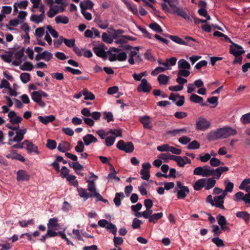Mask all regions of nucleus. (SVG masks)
Masks as SVG:
<instances>
[{"label": "nucleus", "instance_id": "obj_1", "mask_svg": "<svg viewBox=\"0 0 250 250\" xmlns=\"http://www.w3.org/2000/svg\"><path fill=\"white\" fill-rule=\"evenodd\" d=\"M229 169L227 167H218L213 169L208 165L203 167H198L193 170V175L201 176L204 177L214 176L216 179H219L221 174Z\"/></svg>", "mask_w": 250, "mask_h": 250}, {"label": "nucleus", "instance_id": "obj_2", "mask_svg": "<svg viewBox=\"0 0 250 250\" xmlns=\"http://www.w3.org/2000/svg\"><path fill=\"white\" fill-rule=\"evenodd\" d=\"M6 126L12 130L16 131L15 136H14L12 139H9V142L8 143V145H11V142H12L17 143L21 142L23 139L24 135L27 132V129L26 128L20 129V126L19 125L13 126L10 124H7L6 125Z\"/></svg>", "mask_w": 250, "mask_h": 250}, {"label": "nucleus", "instance_id": "obj_3", "mask_svg": "<svg viewBox=\"0 0 250 250\" xmlns=\"http://www.w3.org/2000/svg\"><path fill=\"white\" fill-rule=\"evenodd\" d=\"M207 138L209 141L227 138L225 126L210 131L208 134Z\"/></svg>", "mask_w": 250, "mask_h": 250}, {"label": "nucleus", "instance_id": "obj_4", "mask_svg": "<svg viewBox=\"0 0 250 250\" xmlns=\"http://www.w3.org/2000/svg\"><path fill=\"white\" fill-rule=\"evenodd\" d=\"M178 73L184 77H187L190 74V65L186 60L180 59L178 62Z\"/></svg>", "mask_w": 250, "mask_h": 250}, {"label": "nucleus", "instance_id": "obj_5", "mask_svg": "<svg viewBox=\"0 0 250 250\" xmlns=\"http://www.w3.org/2000/svg\"><path fill=\"white\" fill-rule=\"evenodd\" d=\"M177 187L175 188V190L177 192V197L179 199L185 198L189 193V190L188 187L183 186L180 181L176 183Z\"/></svg>", "mask_w": 250, "mask_h": 250}, {"label": "nucleus", "instance_id": "obj_6", "mask_svg": "<svg viewBox=\"0 0 250 250\" xmlns=\"http://www.w3.org/2000/svg\"><path fill=\"white\" fill-rule=\"evenodd\" d=\"M116 147L119 149L124 151L126 153H131L133 151L134 147L132 142H127L125 143L123 140H121L118 141Z\"/></svg>", "mask_w": 250, "mask_h": 250}, {"label": "nucleus", "instance_id": "obj_7", "mask_svg": "<svg viewBox=\"0 0 250 250\" xmlns=\"http://www.w3.org/2000/svg\"><path fill=\"white\" fill-rule=\"evenodd\" d=\"M210 125V123L206 119L199 117L196 122V129L198 130L205 131Z\"/></svg>", "mask_w": 250, "mask_h": 250}, {"label": "nucleus", "instance_id": "obj_8", "mask_svg": "<svg viewBox=\"0 0 250 250\" xmlns=\"http://www.w3.org/2000/svg\"><path fill=\"white\" fill-rule=\"evenodd\" d=\"M88 183L87 189L90 192L89 194L90 197H94L96 199H100L102 198L101 194L97 192L96 188V184L93 182V180H86Z\"/></svg>", "mask_w": 250, "mask_h": 250}, {"label": "nucleus", "instance_id": "obj_9", "mask_svg": "<svg viewBox=\"0 0 250 250\" xmlns=\"http://www.w3.org/2000/svg\"><path fill=\"white\" fill-rule=\"evenodd\" d=\"M41 90L33 91L31 94L32 100L36 103L39 106L44 107L45 106V103L42 100Z\"/></svg>", "mask_w": 250, "mask_h": 250}, {"label": "nucleus", "instance_id": "obj_10", "mask_svg": "<svg viewBox=\"0 0 250 250\" xmlns=\"http://www.w3.org/2000/svg\"><path fill=\"white\" fill-rule=\"evenodd\" d=\"M151 88L152 87L147 80L143 79L140 84L137 87V91L139 92L147 93L151 90Z\"/></svg>", "mask_w": 250, "mask_h": 250}, {"label": "nucleus", "instance_id": "obj_11", "mask_svg": "<svg viewBox=\"0 0 250 250\" xmlns=\"http://www.w3.org/2000/svg\"><path fill=\"white\" fill-rule=\"evenodd\" d=\"M169 99L175 103V104L178 106H181L184 104V96H180L177 93H171L169 96Z\"/></svg>", "mask_w": 250, "mask_h": 250}, {"label": "nucleus", "instance_id": "obj_12", "mask_svg": "<svg viewBox=\"0 0 250 250\" xmlns=\"http://www.w3.org/2000/svg\"><path fill=\"white\" fill-rule=\"evenodd\" d=\"M226 196L224 194H221L219 195L214 197V201L212 206H214L216 208L225 209L224 206V199Z\"/></svg>", "mask_w": 250, "mask_h": 250}, {"label": "nucleus", "instance_id": "obj_13", "mask_svg": "<svg viewBox=\"0 0 250 250\" xmlns=\"http://www.w3.org/2000/svg\"><path fill=\"white\" fill-rule=\"evenodd\" d=\"M243 47L236 43H233L230 45L229 52L233 56H240L245 53Z\"/></svg>", "mask_w": 250, "mask_h": 250}, {"label": "nucleus", "instance_id": "obj_14", "mask_svg": "<svg viewBox=\"0 0 250 250\" xmlns=\"http://www.w3.org/2000/svg\"><path fill=\"white\" fill-rule=\"evenodd\" d=\"M8 117L9 119V122L12 125H18L22 120V118L18 116L14 111H10L8 114Z\"/></svg>", "mask_w": 250, "mask_h": 250}, {"label": "nucleus", "instance_id": "obj_15", "mask_svg": "<svg viewBox=\"0 0 250 250\" xmlns=\"http://www.w3.org/2000/svg\"><path fill=\"white\" fill-rule=\"evenodd\" d=\"M170 3L172 5L171 7H174L173 10V13L176 14L178 16H181L184 19L189 21L190 18L189 16L186 13V12L182 8L176 7L175 5L171 3V1L169 0Z\"/></svg>", "mask_w": 250, "mask_h": 250}, {"label": "nucleus", "instance_id": "obj_16", "mask_svg": "<svg viewBox=\"0 0 250 250\" xmlns=\"http://www.w3.org/2000/svg\"><path fill=\"white\" fill-rule=\"evenodd\" d=\"M216 219L223 230H226L228 232L230 231V229L227 226V221L224 216L219 214L216 216Z\"/></svg>", "mask_w": 250, "mask_h": 250}, {"label": "nucleus", "instance_id": "obj_17", "mask_svg": "<svg viewBox=\"0 0 250 250\" xmlns=\"http://www.w3.org/2000/svg\"><path fill=\"white\" fill-rule=\"evenodd\" d=\"M234 200L236 202L243 201L246 204H250V199H249V196H247L246 194L244 195L243 192L241 191L237 192L235 194Z\"/></svg>", "mask_w": 250, "mask_h": 250}, {"label": "nucleus", "instance_id": "obj_18", "mask_svg": "<svg viewBox=\"0 0 250 250\" xmlns=\"http://www.w3.org/2000/svg\"><path fill=\"white\" fill-rule=\"evenodd\" d=\"M30 175L27 174L25 170L20 169L17 173V180L19 182L28 181Z\"/></svg>", "mask_w": 250, "mask_h": 250}, {"label": "nucleus", "instance_id": "obj_19", "mask_svg": "<svg viewBox=\"0 0 250 250\" xmlns=\"http://www.w3.org/2000/svg\"><path fill=\"white\" fill-rule=\"evenodd\" d=\"M139 50V47H135L132 50H130L128 55V62L130 64H134L135 63L134 58H136L138 54Z\"/></svg>", "mask_w": 250, "mask_h": 250}, {"label": "nucleus", "instance_id": "obj_20", "mask_svg": "<svg viewBox=\"0 0 250 250\" xmlns=\"http://www.w3.org/2000/svg\"><path fill=\"white\" fill-rule=\"evenodd\" d=\"M84 144L85 146H89L91 143H95L98 141L97 139L91 134H87L83 137Z\"/></svg>", "mask_w": 250, "mask_h": 250}, {"label": "nucleus", "instance_id": "obj_21", "mask_svg": "<svg viewBox=\"0 0 250 250\" xmlns=\"http://www.w3.org/2000/svg\"><path fill=\"white\" fill-rule=\"evenodd\" d=\"M189 99L191 102L199 104L202 106L207 105L206 103H204L203 98L195 94H191Z\"/></svg>", "mask_w": 250, "mask_h": 250}, {"label": "nucleus", "instance_id": "obj_22", "mask_svg": "<svg viewBox=\"0 0 250 250\" xmlns=\"http://www.w3.org/2000/svg\"><path fill=\"white\" fill-rule=\"evenodd\" d=\"M224 185L225 188L223 190V193L225 196L227 195L228 192H232L234 188V184L233 183L229 181L228 179H226L224 180Z\"/></svg>", "mask_w": 250, "mask_h": 250}, {"label": "nucleus", "instance_id": "obj_23", "mask_svg": "<svg viewBox=\"0 0 250 250\" xmlns=\"http://www.w3.org/2000/svg\"><path fill=\"white\" fill-rule=\"evenodd\" d=\"M26 144V149L29 153H32L34 152L37 155L40 154L38 146L34 145L32 142L27 140Z\"/></svg>", "mask_w": 250, "mask_h": 250}, {"label": "nucleus", "instance_id": "obj_24", "mask_svg": "<svg viewBox=\"0 0 250 250\" xmlns=\"http://www.w3.org/2000/svg\"><path fill=\"white\" fill-rule=\"evenodd\" d=\"M216 178L213 177L209 178H205V189L206 190H209L213 188L216 184Z\"/></svg>", "mask_w": 250, "mask_h": 250}, {"label": "nucleus", "instance_id": "obj_25", "mask_svg": "<svg viewBox=\"0 0 250 250\" xmlns=\"http://www.w3.org/2000/svg\"><path fill=\"white\" fill-rule=\"evenodd\" d=\"M58 222L59 220L57 217H54L49 219L47 224V229H52L54 230H57L59 227Z\"/></svg>", "mask_w": 250, "mask_h": 250}, {"label": "nucleus", "instance_id": "obj_26", "mask_svg": "<svg viewBox=\"0 0 250 250\" xmlns=\"http://www.w3.org/2000/svg\"><path fill=\"white\" fill-rule=\"evenodd\" d=\"M6 157L8 159H15L22 162L25 161V158L21 154H18L13 150L6 155Z\"/></svg>", "mask_w": 250, "mask_h": 250}, {"label": "nucleus", "instance_id": "obj_27", "mask_svg": "<svg viewBox=\"0 0 250 250\" xmlns=\"http://www.w3.org/2000/svg\"><path fill=\"white\" fill-rule=\"evenodd\" d=\"M119 49L111 47L108 51L109 54L108 60L110 62H114L117 60V54L119 52Z\"/></svg>", "mask_w": 250, "mask_h": 250}, {"label": "nucleus", "instance_id": "obj_28", "mask_svg": "<svg viewBox=\"0 0 250 250\" xmlns=\"http://www.w3.org/2000/svg\"><path fill=\"white\" fill-rule=\"evenodd\" d=\"M187 132L188 131L187 128L184 127L182 128L169 130L167 132V134L169 135L170 137H174L177 135H180L183 134H186Z\"/></svg>", "mask_w": 250, "mask_h": 250}, {"label": "nucleus", "instance_id": "obj_29", "mask_svg": "<svg viewBox=\"0 0 250 250\" xmlns=\"http://www.w3.org/2000/svg\"><path fill=\"white\" fill-rule=\"evenodd\" d=\"M45 18V15H43V14H40V15L33 14L30 17V20L36 24H39L42 22Z\"/></svg>", "mask_w": 250, "mask_h": 250}, {"label": "nucleus", "instance_id": "obj_30", "mask_svg": "<svg viewBox=\"0 0 250 250\" xmlns=\"http://www.w3.org/2000/svg\"><path fill=\"white\" fill-rule=\"evenodd\" d=\"M38 118L42 123L47 125L48 123L54 121L55 119V117L54 115H50L44 117L39 116Z\"/></svg>", "mask_w": 250, "mask_h": 250}, {"label": "nucleus", "instance_id": "obj_31", "mask_svg": "<svg viewBox=\"0 0 250 250\" xmlns=\"http://www.w3.org/2000/svg\"><path fill=\"white\" fill-rule=\"evenodd\" d=\"M110 172L108 174V176L107 177V179L109 180H114L115 181L117 182H119L120 179V178L116 176V171L114 167L110 165Z\"/></svg>", "mask_w": 250, "mask_h": 250}, {"label": "nucleus", "instance_id": "obj_32", "mask_svg": "<svg viewBox=\"0 0 250 250\" xmlns=\"http://www.w3.org/2000/svg\"><path fill=\"white\" fill-rule=\"evenodd\" d=\"M149 119L150 118L148 116H145L141 117L140 122L143 124L145 128L151 129L152 128V126L150 125Z\"/></svg>", "mask_w": 250, "mask_h": 250}, {"label": "nucleus", "instance_id": "obj_33", "mask_svg": "<svg viewBox=\"0 0 250 250\" xmlns=\"http://www.w3.org/2000/svg\"><path fill=\"white\" fill-rule=\"evenodd\" d=\"M205 178H201L197 180L193 185L194 189L199 191L202 188H205Z\"/></svg>", "mask_w": 250, "mask_h": 250}, {"label": "nucleus", "instance_id": "obj_34", "mask_svg": "<svg viewBox=\"0 0 250 250\" xmlns=\"http://www.w3.org/2000/svg\"><path fill=\"white\" fill-rule=\"evenodd\" d=\"M125 197L123 192H117L115 194L113 202L117 207L120 206L121 204V200Z\"/></svg>", "mask_w": 250, "mask_h": 250}, {"label": "nucleus", "instance_id": "obj_35", "mask_svg": "<svg viewBox=\"0 0 250 250\" xmlns=\"http://www.w3.org/2000/svg\"><path fill=\"white\" fill-rule=\"evenodd\" d=\"M236 216L238 218L243 219L245 222H248L250 219V214L245 211L237 212Z\"/></svg>", "mask_w": 250, "mask_h": 250}, {"label": "nucleus", "instance_id": "obj_36", "mask_svg": "<svg viewBox=\"0 0 250 250\" xmlns=\"http://www.w3.org/2000/svg\"><path fill=\"white\" fill-rule=\"evenodd\" d=\"M77 191L78 192L79 195L81 197L83 198L84 200H86L90 197L89 194L87 193V190L85 188L78 187Z\"/></svg>", "mask_w": 250, "mask_h": 250}, {"label": "nucleus", "instance_id": "obj_37", "mask_svg": "<svg viewBox=\"0 0 250 250\" xmlns=\"http://www.w3.org/2000/svg\"><path fill=\"white\" fill-rule=\"evenodd\" d=\"M82 94L84 96V100H94L95 98V95L91 92L88 91L86 88H84L82 90Z\"/></svg>", "mask_w": 250, "mask_h": 250}, {"label": "nucleus", "instance_id": "obj_38", "mask_svg": "<svg viewBox=\"0 0 250 250\" xmlns=\"http://www.w3.org/2000/svg\"><path fill=\"white\" fill-rule=\"evenodd\" d=\"M109 30L112 31V32L110 33H111L113 40L118 39L121 34L124 33V31L121 29L115 30L113 28H110Z\"/></svg>", "mask_w": 250, "mask_h": 250}, {"label": "nucleus", "instance_id": "obj_39", "mask_svg": "<svg viewBox=\"0 0 250 250\" xmlns=\"http://www.w3.org/2000/svg\"><path fill=\"white\" fill-rule=\"evenodd\" d=\"M95 54L100 57L104 58L105 57V52L104 49L100 46L94 47L93 49Z\"/></svg>", "mask_w": 250, "mask_h": 250}, {"label": "nucleus", "instance_id": "obj_40", "mask_svg": "<svg viewBox=\"0 0 250 250\" xmlns=\"http://www.w3.org/2000/svg\"><path fill=\"white\" fill-rule=\"evenodd\" d=\"M163 216L162 212L154 213L150 216L148 221L150 223H156V222L161 219Z\"/></svg>", "mask_w": 250, "mask_h": 250}, {"label": "nucleus", "instance_id": "obj_41", "mask_svg": "<svg viewBox=\"0 0 250 250\" xmlns=\"http://www.w3.org/2000/svg\"><path fill=\"white\" fill-rule=\"evenodd\" d=\"M55 21L57 23L67 24L69 22V19L66 16H58L55 18Z\"/></svg>", "mask_w": 250, "mask_h": 250}, {"label": "nucleus", "instance_id": "obj_42", "mask_svg": "<svg viewBox=\"0 0 250 250\" xmlns=\"http://www.w3.org/2000/svg\"><path fill=\"white\" fill-rule=\"evenodd\" d=\"M33 68L32 63L29 62H25L20 66V68L22 71H31Z\"/></svg>", "mask_w": 250, "mask_h": 250}, {"label": "nucleus", "instance_id": "obj_43", "mask_svg": "<svg viewBox=\"0 0 250 250\" xmlns=\"http://www.w3.org/2000/svg\"><path fill=\"white\" fill-rule=\"evenodd\" d=\"M115 139V137H113L110 135L107 136L104 139L106 146L108 147L112 146L114 144Z\"/></svg>", "mask_w": 250, "mask_h": 250}, {"label": "nucleus", "instance_id": "obj_44", "mask_svg": "<svg viewBox=\"0 0 250 250\" xmlns=\"http://www.w3.org/2000/svg\"><path fill=\"white\" fill-rule=\"evenodd\" d=\"M76 176L75 175H69L66 177V179L69 182L71 185L73 186L76 188L79 186L78 182L76 180Z\"/></svg>", "mask_w": 250, "mask_h": 250}, {"label": "nucleus", "instance_id": "obj_45", "mask_svg": "<svg viewBox=\"0 0 250 250\" xmlns=\"http://www.w3.org/2000/svg\"><path fill=\"white\" fill-rule=\"evenodd\" d=\"M169 80V77L164 74H160L158 77V81L160 84H166Z\"/></svg>", "mask_w": 250, "mask_h": 250}, {"label": "nucleus", "instance_id": "obj_46", "mask_svg": "<svg viewBox=\"0 0 250 250\" xmlns=\"http://www.w3.org/2000/svg\"><path fill=\"white\" fill-rule=\"evenodd\" d=\"M211 241L215 244L217 247H223L225 246L223 240L219 238L218 236L212 238Z\"/></svg>", "mask_w": 250, "mask_h": 250}, {"label": "nucleus", "instance_id": "obj_47", "mask_svg": "<svg viewBox=\"0 0 250 250\" xmlns=\"http://www.w3.org/2000/svg\"><path fill=\"white\" fill-rule=\"evenodd\" d=\"M102 38L104 42L107 43H111L113 41L111 34L108 35L106 33H103L102 34Z\"/></svg>", "mask_w": 250, "mask_h": 250}, {"label": "nucleus", "instance_id": "obj_48", "mask_svg": "<svg viewBox=\"0 0 250 250\" xmlns=\"http://www.w3.org/2000/svg\"><path fill=\"white\" fill-rule=\"evenodd\" d=\"M109 135L115 137L116 139L117 137L122 136V131L120 129H110L109 130Z\"/></svg>", "mask_w": 250, "mask_h": 250}, {"label": "nucleus", "instance_id": "obj_49", "mask_svg": "<svg viewBox=\"0 0 250 250\" xmlns=\"http://www.w3.org/2000/svg\"><path fill=\"white\" fill-rule=\"evenodd\" d=\"M212 231L213 232L214 237L218 236L222 232V229L217 225H213L212 226Z\"/></svg>", "mask_w": 250, "mask_h": 250}, {"label": "nucleus", "instance_id": "obj_50", "mask_svg": "<svg viewBox=\"0 0 250 250\" xmlns=\"http://www.w3.org/2000/svg\"><path fill=\"white\" fill-rule=\"evenodd\" d=\"M227 137L228 138L230 136H234L237 134V130L232 127L229 126H225Z\"/></svg>", "mask_w": 250, "mask_h": 250}, {"label": "nucleus", "instance_id": "obj_51", "mask_svg": "<svg viewBox=\"0 0 250 250\" xmlns=\"http://www.w3.org/2000/svg\"><path fill=\"white\" fill-rule=\"evenodd\" d=\"M200 146V144L196 140H194L189 143L187 147L188 149H197Z\"/></svg>", "mask_w": 250, "mask_h": 250}, {"label": "nucleus", "instance_id": "obj_52", "mask_svg": "<svg viewBox=\"0 0 250 250\" xmlns=\"http://www.w3.org/2000/svg\"><path fill=\"white\" fill-rule=\"evenodd\" d=\"M20 79L23 83H28L30 80V75L28 73H22L20 75Z\"/></svg>", "mask_w": 250, "mask_h": 250}, {"label": "nucleus", "instance_id": "obj_53", "mask_svg": "<svg viewBox=\"0 0 250 250\" xmlns=\"http://www.w3.org/2000/svg\"><path fill=\"white\" fill-rule=\"evenodd\" d=\"M46 146L50 150H53L56 148L57 143L55 140L48 139Z\"/></svg>", "mask_w": 250, "mask_h": 250}, {"label": "nucleus", "instance_id": "obj_54", "mask_svg": "<svg viewBox=\"0 0 250 250\" xmlns=\"http://www.w3.org/2000/svg\"><path fill=\"white\" fill-rule=\"evenodd\" d=\"M209 163L212 167H218L220 165L224 164L223 163H221L220 160L216 157L211 158Z\"/></svg>", "mask_w": 250, "mask_h": 250}, {"label": "nucleus", "instance_id": "obj_55", "mask_svg": "<svg viewBox=\"0 0 250 250\" xmlns=\"http://www.w3.org/2000/svg\"><path fill=\"white\" fill-rule=\"evenodd\" d=\"M240 121L244 125L250 124V113L243 115L240 118Z\"/></svg>", "mask_w": 250, "mask_h": 250}, {"label": "nucleus", "instance_id": "obj_56", "mask_svg": "<svg viewBox=\"0 0 250 250\" xmlns=\"http://www.w3.org/2000/svg\"><path fill=\"white\" fill-rule=\"evenodd\" d=\"M169 38L174 42L181 44L183 45V44H186L185 42V41H184L182 39L180 38L178 36H169Z\"/></svg>", "mask_w": 250, "mask_h": 250}, {"label": "nucleus", "instance_id": "obj_57", "mask_svg": "<svg viewBox=\"0 0 250 250\" xmlns=\"http://www.w3.org/2000/svg\"><path fill=\"white\" fill-rule=\"evenodd\" d=\"M81 9V13L84 16V18L90 21L92 19V15L89 12H87L86 11V9H84V8L83 7H82V4H80Z\"/></svg>", "mask_w": 250, "mask_h": 250}, {"label": "nucleus", "instance_id": "obj_58", "mask_svg": "<svg viewBox=\"0 0 250 250\" xmlns=\"http://www.w3.org/2000/svg\"><path fill=\"white\" fill-rule=\"evenodd\" d=\"M185 39L186 40V41H185L186 44H183V45H188L191 47L194 46L193 42H196V40L195 39L189 36H186L185 37Z\"/></svg>", "mask_w": 250, "mask_h": 250}, {"label": "nucleus", "instance_id": "obj_59", "mask_svg": "<svg viewBox=\"0 0 250 250\" xmlns=\"http://www.w3.org/2000/svg\"><path fill=\"white\" fill-rule=\"evenodd\" d=\"M84 148V144L82 141H79L77 145L75 147V150L77 152H83Z\"/></svg>", "mask_w": 250, "mask_h": 250}, {"label": "nucleus", "instance_id": "obj_60", "mask_svg": "<svg viewBox=\"0 0 250 250\" xmlns=\"http://www.w3.org/2000/svg\"><path fill=\"white\" fill-rule=\"evenodd\" d=\"M97 24L100 28L105 29L108 26L109 22L107 20H98L97 21Z\"/></svg>", "mask_w": 250, "mask_h": 250}, {"label": "nucleus", "instance_id": "obj_61", "mask_svg": "<svg viewBox=\"0 0 250 250\" xmlns=\"http://www.w3.org/2000/svg\"><path fill=\"white\" fill-rule=\"evenodd\" d=\"M41 55L42 56V60L47 62L50 61L52 58V54L47 51H43L41 53Z\"/></svg>", "mask_w": 250, "mask_h": 250}, {"label": "nucleus", "instance_id": "obj_62", "mask_svg": "<svg viewBox=\"0 0 250 250\" xmlns=\"http://www.w3.org/2000/svg\"><path fill=\"white\" fill-rule=\"evenodd\" d=\"M207 102L213 104L212 107H215L218 104V98L215 96L211 97L208 99Z\"/></svg>", "mask_w": 250, "mask_h": 250}, {"label": "nucleus", "instance_id": "obj_63", "mask_svg": "<svg viewBox=\"0 0 250 250\" xmlns=\"http://www.w3.org/2000/svg\"><path fill=\"white\" fill-rule=\"evenodd\" d=\"M64 70L67 71L74 75H80L82 73L79 69H74L70 66L65 67Z\"/></svg>", "mask_w": 250, "mask_h": 250}, {"label": "nucleus", "instance_id": "obj_64", "mask_svg": "<svg viewBox=\"0 0 250 250\" xmlns=\"http://www.w3.org/2000/svg\"><path fill=\"white\" fill-rule=\"evenodd\" d=\"M96 133L102 139H105V137L109 135V131L106 132L104 129L98 130Z\"/></svg>", "mask_w": 250, "mask_h": 250}]
</instances>
